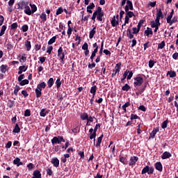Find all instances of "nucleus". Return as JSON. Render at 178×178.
I'll return each mask as SVG.
<instances>
[{
  "mask_svg": "<svg viewBox=\"0 0 178 178\" xmlns=\"http://www.w3.org/2000/svg\"><path fill=\"white\" fill-rule=\"evenodd\" d=\"M133 16H134V13L129 11V10H125L124 23L122 24V29H123L126 24H129V20H130V17H133Z\"/></svg>",
  "mask_w": 178,
  "mask_h": 178,
  "instance_id": "nucleus-1",
  "label": "nucleus"
},
{
  "mask_svg": "<svg viewBox=\"0 0 178 178\" xmlns=\"http://www.w3.org/2000/svg\"><path fill=\"white\" fill-rule=\"evenodd\" d=\"M144 83V78L141 76H138L134 78V87H140Z\"/></svg>",
  "mask_w": 178,
  "mask_h": 178,
  "instance_id": "nucleus-2",
  "label": "nucleus"
},
{
  "mask_svg": "<svg viewBox=\"0 0 178 178\" xmlns=\"http://www.w3.org/2000/svg\"><path fill=\"white\" fill-rule=\"evenodd\" d=\"M145 173H147V175H152V173H154V168L148 165L145 166L142 170V175H145Z\"/></svg>",
  "mask_w": 178,
  "mask_h": 178,
  "instance_id": "nucleus-3",
  "label": "nucleus"
},
{
  "mask_svg": "<svg viewBox=\"0 0 178 178\" xmlns=\"http://www.w3.org/2000/svg\"><path fill=\"white\" fill-rule=\"evenodd\" d=\"M97 19L99 22H102V17H104V13H102V8L98 7L96 10Z\"/></svg>",
  "mask_w": 178,
  "mask_h": 178,
  "instance_id": "nucleus-4",
  "label": "nucleus"
},
{
  "mask_svg": "<svg viewBox=\"0 0 178 178\" xmlns=\"http://www.w3.org/2000/svg\"><path fill=\"white\" fill-rule=\"evenodd\" d=\"M58 56L60 58V60H61L62 63H65V52H63V49L62 47H60L58 50Z\"/></svg>",
  "mask_w": 178,
  "mask_h": 178,
  "instance_id": "nucleus-5",
  "label": "nucleus"
},
{
  "mask_svg": "<svg viewBox=\"0 0 178 178\" xmlns=\"http://www.w3.org/2000/svg\"><path fill=\"white\" fill-rule=\"evenodd\" d=\"M61 142L65 143V139H63V137L62 136H58V137L55 136L51 140L52 144H60Z\"/></svg>",
  "mask_w": 178,
  "mask_h": 178,
  "instance_id": "nucleus-6",
  "label": "nucleus"
},
{
  "mask_svg": "<svg viewBox=\"0 0 178 178\" xmlns=\"http://www.w3.org/2000/svg\"><path fill=\"white\" fill-rule=\"evenodd\" d=\"M125 10H133V2L130 0L127 1V5L124 7Z\"/></svg>",
  "mask_w": 178,
  "mask_h": 178,
  "instance_id": "nucleus-7",
  "label": "nucleus"
},
{
  "mask_svg": "<svg viewBox=\"0 0 178 178\" xmlns=\"http://www.w3.org/2000/svg\"><path fill=\"white\" fill-rule=\"evenodd\" d=\"M138 161V157L137 156H131L129 159V166H133L136 165V163Z\"/></svg>",
  "mask_w": 178,
  "mask_h": 178,
  "instance_id": "nucleus-8",
  "label": "nucleus"
},
{
  "mask_svg": "<svg viewBox=\"0 0 178 178\" xmlns=\"http://www.w3.org/2000/svg\"><path fill=\"white\" fill-rule=\"evenodd\" d=\"M161 19H163V13H162V11L161 10H157V13H156V21H159L161 20Z\"/></svg>",
  "mask_w": 178,
  "mask_h": 178,
  "instance_id": "nucleus-9",
  "label": "nucleus"
},
{
  "mask_svg": "<svg viewBox=\"0 0 178 178\" xmlns=\"http://www.w3.org/2000/svg\"><path fill=\"white\" fill-rule=\"evenodd\" d=\"M95 30H97L96 26L93 27V29L90 31L89 38L90 40H92V38H94V35H95V33H97V31Z\"/></svg>",
  "mask_w": 178,
  "mask_h": 178,
  "instance_id": "nucleus-10",
  "label": "nucleus"
},
{
  "mask_svg": "<svg viewBox=\"0 0 178 178\" xmlns=\"http://www.w3.org/2000/svg\"><path fill=\"white\" fill-rule=\"evenodd\" d=\"M111 26L113 27H116V26H118V24H119V21L117 19L116 20V17L114 16L111 22Z\"/></svg>",
  "mask_w": 178,
  "mask_h": 178,
  "instance_id": "nucleus-11",
  "label": "nucleus"
},
{
  "mask_svg": "<svg viewBox=\"0 0 178 178\" xmlns=\"http://www.w3.org/2000/svg\"><path fill=\"white\" fill-rule=\"evenodd\" d=\"M51 163L55 168H58L59 166V159L58 158L52 159Z\"/></svg>",
  "mask_w": 178,
  "mask_h": 178,
  "instance_id": "nucleus-12",
  "label": "nucleus"
},
{
  "mask_svg": "<svg viewBox=\"0 0 178 178\" xmlns=\"http://www.w3.org/2000/svg\"><path fill=\"white\" fill-rule=\"evenodd\" d=\"M151 26L152 28L159 27V26H161V23L159 22V20L157 21L155 19V21H152L151 22Z\"/></svg>",
  "mask_w": 178,
  "mask_h": 178,
  "instance_id": "nucleus-13",
  "label": "nucleus"
},
{
  "mask_svg": "<svg viewBox=\"0 0 178 178\" xmlns=\"http://www.w3.org/2000/svg\"><path fill=\"white\" fill-rule=\"evenodd\" d=\"M170 156H172L170 152H165L161 156V158L162 159H168V158H170Z\"/></svg>",
  "mask_w": 178,
  "mask_h": 178,
  "instance_id": "nucleus-14",
  "label": "nucleus"
},
{
  "mask_svg": "<svg viewBox=\"0 0 178 178\" xmlns=\"http://www.w3.org/2000/svg\"><path fill=\"white\" fill-rule=\"evenodd\" d=\"M32 178H41V172L38 170H35Z\"/></svg>",
  "mask_w": 178,
  "mask_h": 178,
  "instance_id": "nucleus-15",
  "label": "nucleus"
},
{
  "mask_svg": "<svg viewBox=\"0 0 178 178\" xmlns=\"http://www.w3.org/2000/svg\"><path fill=\"white\" fill-rule=\"evenodd\" d=\"M13 164L17 165V166H21L23 165V163L20 161V159L17 157L14 161H13Z\"/></svg>",
  "mask_w": 178,
  "mask_h": 178,
  "instance_id": "nucleus-16",
  "label": "nucleus"
},
{
  "mask_svg": "<svg viewBox=\"0 0 178 178\" xmlns=\"http://www.w3.org/2000/svg\"><path fill=\"white\" fill-rule=\"evenodd\" d=\"M155 168H156V170H159V172H162V170H163L162 163H161V162H157L155 164Z\"/></svg>",
  "mask_w": 178,
  "mask_h": 178,
  "instance_id": "nucleus-17",
  "label": "nucleus"
},
{
  "mask_svg": "<svg viewBox=\"0 0 178 178\" xmlns=\"http://www.w3.org/2000/svg\"><path fill=\"white\" fill-rule=\"evenodd\" d=\"M45 87H47V84L45 83V82H42L37 86L36 88L40 90V91H42V88H45Z\"/></svg>",
  "mask_w": 178,
  "mask_h": 178,
  "instance_id": "nucleus-18",
  "label": "nucleus"
},
{
  "mask_svg": "<svg viewBox=\"0 0 178 178\" xmlns=\"http://www.w3.org/2000/svg\"><path fill=\"white\" fill-rule=\"evenodd\" d=\"M145 34L147 35V37H149V34L152 35V29L151 28L147 27V30L145 31Z\"/></svg>",
  "mask_w": 178,
  "mask_h": 178,
  "instance_id": "nucleus-19",
  "label": "nucleus"
},
{
  "mask_svg": "<svg viewBox=\"0 0 178 178\" xmlns=\"http://www.w3.org/2000/svg\"><path fill=\"white\" fill-rule=\"evenodd\" d=\"M97 92V86L91 87L90 93L92 94V98L95 97V93Z\"/></svg>",
  "mask_w": 178,
  "mask_h": 178,
  "instance_id": "nucleus-20",
  "label": "nucleus"
},
{
  "mask_svg": "<svg viewBox=\"0 0 178 178\" xmlns=\"http://www.w3.org/2000/svg\"><path fill=\"white\" fill-rule=\"evenodd\" d=\"M25 47H26V51H30V49H31V42L26 40L25 42Z\"/></svg>",
  "mask_w": 178,
  "mask_h": 178,
  "instance_id": "nucleus-21",
  "label": "nucleus"
},
{
  "mask_svg": "<svg viewBox=\"0 0 178 178\" xmlns=\"http://www.w3.org/2000/svg\"><path fill=\"white\" fill-rule=\"evenodd\" d=\"M104 137V135H102L101 136H99L97 139V143L96 144V147L97 148H99V147H101V143H102V138Z\"/></svg>",
  "mask_w": 178,
  "mask_h": 178,
  "instance_id": "nucleus-22",
  "label": "nucleus"
},
{
  "mask_svg": "<svg viewBox=\"0 0 178 178\" xmlns=\"http://www.w3.org/2000/svg\"><path fill=\"white\" fill-rule=\"evenodd\" d=\"M120 72V67H115L112 74V77L116 76Z\"/></svg>",
  "mask_w": 178,
  "mask_h": 178,
  "instance_id": "nucleus-23",
  "label": "nucleus"
},
{
  "mask_svg": "<svg viewBox=\"0 0 178 178\" xmlns=\"http://www.w3.org/2000/svg\"><path fill=\"white\" fill-rule=\"evenodd\" d=\"M24 13H26V15H28L29 16H30V15H31L32 12H31V10L30 9L29 6H25Z\"/></svg>",
  "mask_w": 178,
  "mask_h": 178,
  "instance_id": "nucleus-24",
  "label": "nucleus"
},
{
  "mask_svg": "<svg viewBox=\"0 0 178 178\" xmlns=\"http://www.w3.org/2000/svg\"><path fill=\"white\" fill-rule=\"evenodd\" d=\"M134 33H131V31L130 30V29H128L127 31V35L128 38H129L131 40V38H134Z\"/></svg>",
  "mask_w": 178,
  "mask_h": 178,
  "instance_id": "nucleus-25",
  "label": "nucleus"
},
{
  "mask_svg": "<svg viewBox=\"0 0 178 178\" xmlns=\"http://www.w3.org/2000/svg\"><path fill=\"white\" fill-rule=\"evenodd\" d=\"M80 118L81 120H87L88 119V114L87 113H83L81 114Z\"/></svg>",
  "mask_w": 178,
  "mask_h": 178,
  "instance_id": "nucleus-26",
  "label": "nucleus"
},
{
  "mask_svg": "<svg viewBox=\"0 0 178 178\" xmlns=\"http://www.w3.org/2000/svg\"><path fill=\"white\" fill-rule=\"evenodd\" d=\"M172 17H173V15H168L167 17V23H168L170 24V26H172V24H173V21H172Z\"/></svg>",
  "mask_w": 178,
  "mask_h": 178,
  "instance_id": "nucleus-27",
  "label": "nucleus"
},
{
  "mask_svg": "<svg viewBox=\"0 0 178 178\" xmlns=\"http://www.w3.org/2000/svg\"><path fill=\"white\" fill-rule=\"evenodd\" d=\"M1 73H6V71L8 70V65H2L0 67Z\"/></svg>",
  "mask_w": 178,
  "mask_h": 178,
  "instance_id": "nucleus-28",
  "label": "nucleus"
},
{
  "mask_svg": "<svg viewBox=\"0 0 178 178\" xmlns=\"http://www.w3.org/2000/svg\"><path fill=\"white\" fill-rule=\"evenodd\" d=\"M97 137V133L93 132L92 134H90V139L94 141V145H95V138Z\"/></svg>",
  "mask_w": 178,
  "mask_h": 178,
  "instance_id": "nucleus-29",
  "label": "nucleus"
},
{
  "mask_svg": "<svg viewBox=\"0 0 178 178\" xmlns=\"http://www.w3.org/2000/svg\"><path fill=\"white\" fill-rule=\"evenodd\" d=\"M47 86L49 88H51L54 86V78H50L47 81Z\"/></svg>",
  "mask_w": 178,
  "mask_h": 178,
  "instance_id": "nucleus-30",
  "label": "nucleus"
},
{
  "mask_svg": "<svg viewBox=\"0 0 178 178\" xmlns=\"http://www.w3.org/2000/svg\"><path fill=\"white\" fill-rule=\"evenodd\" d=\"M42 90H40V89H38V88H35V95H36V97L37 98H40V97H41L42 95V92H41Z\"/></svg>",
  "mask_w": 178,
  "mask_h": 178,
  "instance_id": "nucleus-31",
  "label": "nucleus"
},
{
  "mask_svg": "<svg viewBox=\"0 0 178 178\" xmlns=\"http://www.w3.org/2000/svg\"><path fill=\"white\" fill-rule=\"evenodd\" d=\"M5 31H6V26L3 25L0 31V37H2L5 34Z\"/></svg>",
  "mask_w": 178,
  "mask_h": 178,
  "instance_id": "nucleus-32",
  "label": "nucleus"
},
{
  "mask_svg": "<svg viewBox=\"0 0 178 178\" xmlns=\"http://www.w3.org/2000/svg\"><path fill=\"white\" fill-rule=\"evenodd\" d=\"M40 17L41 18L42 22H47V14H45V13L40 14Z\"/></svg>",
  "mask_w": 178,
  "mask_h": 178,
  "instance_id": "nucleus-33",
  "label": "nucleus"
},
{
  "mask_svg": "<svg viewBox=\"0 0 178 178\" xmlns=\"http://www.w3.org/2000/svg\"><path fill=\"white\" fill-rule=\"evenodd\" d=\"M47 113H48L45 111V108H42L40 113V115L42 116V118H45Z\"/></svg>",
  "mask_w": 178,
  "mask_h": 178,
  "instance_id": "nucleus-34",
  "label": "nucleus"
},
{
  "mask_svg": "<svg viewBox=\"0 0 178 178\" xmlns=\"http://www.w3.org/2000/svg\"><path fill=\"white\" fill-rule=\"evenodd\" d=\"M55 41H56V36H54L52 37L48 42V44L49 45H52V44H54V42H55Z\"/></svg>",
  "mask_w": 178,
  "mask_h": 178,
  "instance_id": "nucleus-35",
  "label": "nucleus"
},
{
  "mask_svg": "<svg viewBox=\"0 0 178 178\" xmlns=\"http://www.w3.org/2000/svg\"><path fill=\"white\" fill-rule=\"evenodd\" d=\"M167 74H169L170 77H176V72L175 71H168Z\"/></svg>",
  "mask_w": 178,
  "mask_h": 178,
  "instance_id": "nucleus-36",
  "label": "nucleus"
},
{
  "mask_svg": "<svg viewBox=\"0 0 178 178\" xmlns=\"http://www.w3.org/2000/svg\"><path fill=\"white\" fill-rule=\"evenodd\" d=\"M159 131V129H154L152 133L150 134V136L152 137V138H154V137H155V136H156V133Z\"/></svg>",
  "mask_w": 178,
  "mask_h": 178,
  "instance_id": "nucleus-37",
  "label": "nucleus"
},
{
  "mask_svg": "<svg viewBox=\"0 0 178 178\" xmlns=\"http://www.w3.org/2000/svg\"><path fill=\"white\" fill-rule=\"evenodd\" d=\"M13 133H20V127H19V124H15V129H13Z\"/></svg>",
  "mask_w": 178,
  "mask_h": 178,
  "instance_id": "nucleus-38",
  "label": "nucleus"
},
{
  "mask_svg": "<svg viewBox=\"0 0 178 178\" xmlns=\"http://www.w3.org/2000/svg\"><path fill=\"white\" fill-rule=\"evenodd\" d=\"M56 86L57 88H60V86H62V82L60 81V79H57L56 81Z\"/></svg>",
  "mask_w": 178,
  "mask_h": 178,
  "instance_id": "nucleus-39",
  "label": "nucleus"
},
{
  "mask_svg": "<svg viewBox=\"0 0 178 178\" xmlns=\"http://www.w3.org/2000/svg\"><path fill=\"white\" fill-rule=\"evenodd\" d=\"M29 79H24L22 81H20L19 85L26 86V84H29Z\"/></svg>",
  "mask_w": 178,
  "mask_h": 178,
  "instance_id": "nucleus-40",
  "label": "nucleus"
},
{
  "mask_svg": "<svg viewBox=\"0 0 178 178\" xmlns=\"http://www.w3.org/2000/svg\"><path fill=\"white\" fill-rule=\"evenodd\" d=\"M122 91H129V90H130V86H129L127 83L124 86H122Z\"/></svg>",
  "mask_w": 178,
  "mask_h": 178,
  "instance_id": "nucleus-41",
  "label": "nucleus"
},
{
  "mask_svg": "<svg viewBox=\"0 0 178 178\" xmlns=\"http://www.w3.org/2000/svg\"><path fill=\"white\" fill-rule=\"evenodd\" d=\"M30 6L31 8V12L32 13H34L35 12H37V6L34 4H30Z\"/></svg>",
  "mask_w": 178,
  "mask_h": 178,
  "instance_id": "nucleus-42",
  "label": "nucleus"
},
{
  "mask_svg": "<svg viewBox=\"0 0 178 178\" xmlns=\"http://www.w3.org/2000/svg\"><path fill=\"white\" fill-rule=\"evenodd\" d=\"M62 13H63V8L60 7L57 9L56 15L58 16L59 15H62Z\"/></svg>",
  "mask_w": 178,
  "mask_h": 178,
  "instance_id": "nucleus-43",
  "label": "nucleus"
},
{
  "mask_svg": "<svg viewBox=\"0 0 178 178\" xmlns=\"http://www.w3.org/2000/svg\"><path fill=\"white\" fill-rule=\"evenodd\" d=\"M165 47V41H162L160 44H158V48L159 49H163Z\"/></svg>",
  "mask_w": 178,
  "mask_h": 178,
  "instance_id": "nucleus-44",
  "label": "nucleus"
},
{
  "mask_svg": "<svg viewBox=\"0 0 178 178\" xmlns=\"http://www.w3.org/2000/svg\"><path fill=\"white\" fill-rule=\"evenodd\" d=\"M19 90H20V86H16L14 90L15 95H17V93L19 92Z\"/></svg>",
  "mask_w": 178,
  "mask_h": 178,
  "instance_id": "nucleus-45",
  "label": "nucleus"
},
{
  "mask_svg": "<svg viewBox=\"0 0 178 178\" xmlns=\"http://www.w3.org/2000/svg\"><path fill=\"white\" fill-rule=\"evenodd\" d=\"M72 31H73V29H72V27H70V26H69L67 32V34L69 37H70V35H72Z\"/></svg>",
  "mask_w": 178,
  "mask_h": 178,
  "instance_id": "nucleus-46",
  "label": "nucleus"
},
{
  "mask_svg": "<svg viewBox=\"0 0 178 178\" xmlns=\"http://www.w3.org/2000/svg\"><path fill=\"white\" fill-rule=\"evenodd\" d=\"M155 65V62L154 61V60H150L149 61V67L150 68V69H152V67H154V65Z\"/></svg>",
  "mask_w": 178,
  "mask_h": 178,
  "instance_id": "nucleus-47",
  "label": "nucleus"
},
{
  "mask_svg": "<svg viewBox=\"0 0 178 178\" xmlns=\"http://www.w3.org/2000/svg\"><path fill=\"white\" fill-rule=\"evenodd\" d=\"M52 49H54V47L52 46L47 47V53L49 54V55H51V52H52Z\"/></svg>",
  "mask_w": 178,
  "mask_h": 178,
  "instance_id": "nucleus-48",
  "label": "nucleus"
},
{
  "mask_svg": "<svg viewBox=\"0 0 178 178\" xmlns=\"http://www.w3.org/2000/svg\"><path fill=\"white\" fill-rule=\"evenodd\" d=\"M168 123H169V121L165 120L162 123V129H166L168 127Z\"/></svg>",
  "mask_w": 178,
  "mask_h": 178,
  "instance_id": "nucleus-49",
  "label": "nucleus"
},
{
  "mask_svg": "<svg viewBox=\"0 0 178 178\" xmlns=\"http://www.w3.org/2000/svg\"><path fill=\"white\" fill-rule=\"evenodd\" d=\"M22 31L24 33H26V31H29V26L26 24L22 26Z\"/></svg>",
  "mask_w": 178,
  "mask_h": 178,
  "instance_id": "nucleus-50",
  "label": "nucleus"
},
{
  "mask_svg": "<svg viewBox=\"0 0 178 178\" xmlns=\"http://www.w3.org/2000/svg\"><path fill=\"white\" fill-rule=\"evenodd\" d=\"M82 49H83V51H87L88 49V44L87 42H85L83 44Z\"/></svg>",
  "mask_w": 178,
  "mask_h": 178,
  "instance_id": "nucleus-51",
  "label": "nucleus"
},
{
  "mask_svg": "<svg viewBox=\"0 0 178 178\" xmlns=\"http://www.w3.org/2000/svg\"><path fill=\"white\" fill-rule=\"evenodd\" d=\"M127 73H129L127 80H130L133 77V71H128Z\"/></svg>",
  "mask_w": 178,
  "mask_h": 178,
  "instance_id": "nucleus-52",
  "label": "nucleus"
},
{
  "mask_svg": "<svg viewBox=\"0 0 178 178\" xmlns=\"http://www.w3.org/2000/svg\"><path fill=\"white\" fill-rule=\"evenodd\" d=\"M31 113L30 111V110L26 109L24 112V116L27 117V116H31Z\"/></svg>",
  "mask_w": 178,
  "mask_h": 178,
  "instance_id": "nucleus-53",
  "label": "nucleus"
},
{
  "mask_svg": "<svg viewBox=\"0 0 178 178\" xmlns=\"http://www.w3.org/2000/svg\"><path fill=\"white\" fill-rule=\"evenodd\" d=\"M26 60H27V58H26V56H22V58H19V62H21V63H24Z\"/></svg>",
  "mask_w": 178,
  "mask_h": 178,
  "instance_id": "nucleus-54",
  "label": "nucleus"
},
{
  "mask_svg": "<svg viewBox=\"0 0 178 178\" xmlns=\"http://www.w3.org/2000/svg\"><path fill=\"white\" fill-rule=\"evenodd\" d=\"M120 162H121V163H123V165H127L126 159H124V157H120Z\"/></svg>",
  "mask_w": 178,
  "mask_h": 178,
  "instance_id": "nucleus-55",
  "label": "nucleus"
},
{
  "mask_svg": "<svg viewBox=\"0 0 178 178\" xmlns=\"http://www.w3.org/2000/svg\"><path fill=\"white\" fill-rule=\"evenodd\" d=\"M94 119H95V118H94V117H88V119L86 120H87V124H88V122H94Z\"/></svg>",
  "mask_w": 178,
  "mask_h": 178,
  "instance_id": "nucleus-56",
  "label": "nucleus"
},
{
  "mask_svg": "<svg viewBox=\"0 0 178 178\" xmlns=\"http://www.w3.org/2000/svg\"><path fill=\"white\" fill-rule=\"evenodd\" d=\"M15 29H17V23H13L11 24V30H15Z\"/></svg>",
  "mask_w": 178,
  "mask_h": 178,
  "instance_id": "nucleus-57",
  "label": "nucleus"
},
{
  "mask_svg": "<svg viewBox=\"0 0 178 178\" xmlns=\"http://www.w3.org/2000/svg\"><path fill=\"white\" fill-rule=\"evenodd\" d=\"M129 74V72H127V71H126L124 74H123V77L121 79V81H123L126 77H127V75Z\"/></svg>",
  "mask_w": 178,
  "mask_h": 178,
  "instance_id": "nucleus-58",
  "label": "nucleus"
},
{
  "mask_svg": "<svg viewBox=\"0 0 178 178\" xmlns=\"http://www.w3.org/2000/svg\"><path fill=\"white\" fill-rule=\"evenodd\" d=\"M139 109H140V111H142L143 112H145V111H147V108H145V106L144 105L140 106Z\"/></svg>",
  "mask_w": 178,
  "mask_h": 178,
  "instance_id": "nucleus-59",
  "label": "nucleus"
},
{
  "mask_svg": "<svg viewBox=\"0 0 178 178\" xmlns=\"http://www.w3.org/2000/svg\"><path fill=\"white\" fill-rule=\"evenodd\" d=\"M35 51H40L41 49V44H36L35 45Z\"/></svg>",
  "mask_w": 178,
  "mask_h": 178,
  "instance_id": "nucleus-60",
  "label": "nucleus"
},
{
  "mask_svg": "<svg viewBox=\"0 0 178 178\" xmlns=\"http://www.w3.org/2000/svg\"><path fill=\"white\" fill-rule=\"evenodd\" d=\"M134 119H138V115H134V114H131V120H134Z\"/></svg>",
  "mask_w": 178,
  "mask_h": 178,
  "instance_id": "nucleus-61",
  "label": "nucleus"
},
{
  "mask_svg": "<svg viewBox=\"0 0 178 178\" xmlns=\"http://www.w3.org/2000/svg\"><path fill=\"white\" fill-rule=\"evenodd\" d=\"M19 70H21L22 72H26V70H27V69L26 68V66L23 65V66H20L19 67Z\"/></svg>",
  "mask_w": 178,
  "mask_h": 178,
  "instance_id": "nucleus-62",
  "label": "nucleus"
},
{
  "mask_svg": "<svg viewBox=\"0 0 178 178\" xmlns=\"http://www.w3.org/2000/svg\"><path fill=\"white\" fill-rule=\"evenodd\" d=\"M132 30L134 31L133 34H138V33L140 32L139 29H138L137 28H133Z\"/></svg>",
  "mask_w": 178,
  "mask_h": 178,
  "instance_id": "nucleus-63",
  "label": "nucleus"
},
{
  "mask_svg": "<svg viewBox=\"0 0 178 178\" xmlns=\"http://www.w3.org/2000/svg\"><path fill=\"white\" fill-rule=\"evenodd\" d=\"M10 147H12V142L9 141L7 143V144L6 145V148H10Z\"/></svg>",
  "mask_w": 178,
  "mask_h": 178,
  "instance_id": "nucleus-64",
  "label": "nucleus"
}]
</instances>
